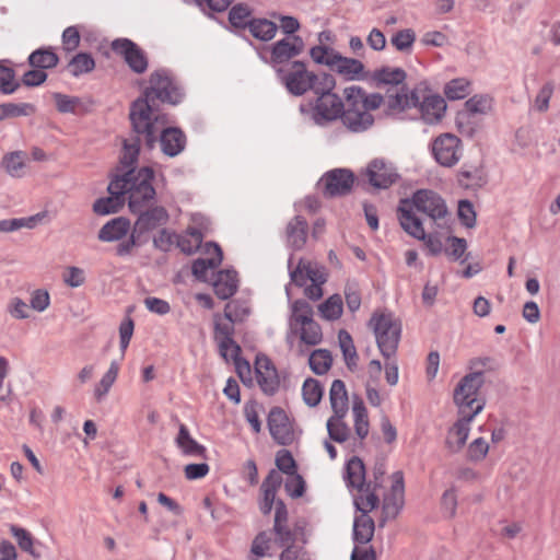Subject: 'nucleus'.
<instances>
[{"mask_svg":"<svg viewBox=\"0 0 560 560\" xmlns=\"http://www.w3.org/2000/svg\"><path fill=\"white\" fill-rule=\"evenodd\" d=\"M149 83L142 96L131 103L129 118L132 131L143 135L147 148L152 149L156 143V133L168 122L166 115L154 109L155 101L177 105L185 93L178 81L165 69L153 71Z\"/></svg>","mask_w":560,"mask_h":560,"instance_id":"obj_1","label":"nucleus"},{"mask_svg":"<svg viewBox=\"0 0 560 560\" xmlns=\"http://www.w3.org/2000/svg\"><path fill=\"white\" fill-rule=\"evenodd\" d=\"M314 100L307 104L300 105V112L310 117L318 127H328L339 120L342 109H345V100L334 92L336 80L332 75L324 78L319 83Z\"/></svg>","mask_w":560,"mask_h":560,"instance_id":"obj_2","label":"nucleus"},{"mask_svg":"<svg viewBox=\"0 0 560 560\" xmlns=\"http://www.w3.org/2000/svg\"><path fill=\"white\" fill-rule=\"evenodd\" d=\"M288 510L282 500L276 503L275 520L271 532H260L253 540L252 552L257 557H264L270 549L272 541L279 547L295 546L301 527L291 526L288 523Z\"/></svg>","mask_w":560,"mask_h":560,"instance_id":"obj_3","label":"nucleus"},{"mask_svg":"<svg viewBox=\"0 0 560 560\" xmlns=\"http://www.w3.org/2000/svg\"><path fill=\"white\" fill-rule=\"evenodd\" d=\"M117 179L126 180L125 195L128 196V206L131 212L141 211L155 198L153 187L154 171L149 166L136 170H128L124 174L116 175Z\"/></svg>","mask_w":560,"mask_h":560,"instance_id":"obj_4","label":"nucleus"},{"mask_svg":"<svg viewBox=\"0 0 560 560\" xmlns=\"http://www.w3.org/2000/svg\"><path fill=\"white\" fill-rule=\"evenodd\" d=\"M277 77L287 91L293 96H303L307 92L315 93L324 78L331 74L310 71L303 61H293L287 67L276 68Z\"/></svg>","mask_w":560,"mask_h":560,"instance_id":"obj_5","label":"nucleus"},{"mask_svg":"<svg viewBox=\"0 0 560 560\" xmlns=\"http://www.w3.org/2000/svg\"><path fill=\"white\" fill-rule=\"evenodd\" d=\"M483 384L477 373H468L460 378L453 392L457 413L476 417L483 410L486 399L480 396Z\"/></svg>","mask_w":560,"mask_h":560,"instance_id":"obj_6","label":"nucleus"},{"mask_svg":"<svg viewBox=\"0 0 560 560\" xmlns=\"http://www.w3.org/2000/svg\"><path fill=\"white\" fill-rule=\"evenodd\" d=\"M135 213L138 214V219L129 237L126 241L120 242L116 247V255L119 257L131 255L137 245V240L142 234L165 224L168 220V213L162 206H155L149 209L144 208Z\"/></svg>","mask_w":560,"mask_h":560,"instance_id":"obj_7","label":"nucleus"},{"mask_svg":"<svg viewBox=\"0 0 560 560\" xmlns=\"http://www.w3.org/2000/svg\"><path fill=\"white\" fill-rule=\"evenodd\" d=\"M370 325L382 355L385 359L395 358L401 335L400 323L392 314H374Z\"/></svg>","mask_w":560,"mask_h":560,"instance_id":"obj_8","label":"nucleus"},{"mask_svg":"<svg viewBox=\"0 0 560 560\" xmlns=\"http://www.w3.org/2000/svg\"><path fill=\"white\" fill-rule=\"evenodd\" d=\"M354 504L361 514L355 516L353 522V540L357 544L365 545L373 538L375 529L374 521L369 516V512L378 506L380 497L374 492L358 495Z\"/></svg>","mask_w":560,"mask_h":560,"instance_id":"obj_9","label":"nucleus"},{"mask_svg":"<svg viewBox=\"0 0 560 560\" xmlns=\"http://www.w3.org/2000/svg\"><path fill=\"white\" fill-rule=\"evenodd\" d=\"M345 109L340 115L341 124L353 133L364 132L374 124V117L368 110H364L362 102L355 100L352 90H343Z\"/></svg>","mask_w":560,"mask_h":560,"instance_id":"obj_10","label":"nucleus"},{"mask_svg":"<svg viewBox=\"0 0 560 560\" xmlns=\"http://www.w3.org/2000/svg\"><path fill=\"white\" fill-rule=\"evenodd\" d=\"M409 200L419 212L427 214L438 226H442L440 221L447 217L448 209L445 200L438 192L419 189Z\"/></svg>","mask_w":560,"mask_h":560,"instance_id":"obj_11","label":"nucleus"},{"mask_svg":"<svg viewBox=\"0 0 560 560\" xmlns=\"http://www.w3.org/2000/svg\"><path fill=\"white\" fill-rule=\"evenodd\" d=\"M432 153L440 165L452 167L463 155L462 141L453 133H443L433 141Z\"/></svg>","mask_w":560,"mask_h":560,"instance_id":"obj_12","label":"nucleus"},{"mask_svg":"<svg viewBox=\"0 0 560 560\" xmlns=\"http://www.w3.org/2000/svg\"><path fill=\"white\" fill-rule=\"evenodd\" d=\"M110 48L116 55L122 57L132 72L142 74L148 70L147 54L131 39L116 38L112 42Z\"/></svg>","mask_w":560,"mask_h":560,"instance_id":"obj_13","label":"nucleus"},{"mask_svg":"<svg viewBox=\"0 0 560 560\" xmlns=\"http://www.w3.org/2000/svg\"><path fill=\"white\" fill-rule=\"evenodd\" d=\"M369 184L376 189H387L400 178L397 167L385 159L372 160L365 170Z\"/></svg>","mask_w":560,"mask_h":560,"instance_id":"obj_14","label":"nucleus"},{"mask_svg":"<svg viewBox=\"0 0 560 560\" xmlns=\"http://www.w3.org/2000/svg\"><path fill=\"white\" fill-rule=\"evenodd\" d=\"M354 175L347 168H335L323 175L319 184L323 185V194L327 198L345 196L351 191Z\"/></svg>","mask_w":560,"mask_h":560,"instance_id":"obj_15","label":"nucleus"},{"mask_svg":"<svg viewBox=\"0 0 560 560\" xmlns=\"http://www.w3.org/2000/svg\"><path fill=\"white\" fill-rule=\"evenodd\" d=\"M304 50V42L302 37L298 35L288 36L276 42L270 47V63L273 68L281 67L282 63H287L291 59L301 55Z\"/></svg>","mask_w":560,"mask_h":560,"instance_id":"obj_16","label":"nucleus"},{"mask_svg":"<svg viewBox=\"0 0 560 560\" xmlns=\"http://www.w3.org/2000/svg\"><path fill=\"white\" fill-rule=\"evenodd\" d=\"M268 429L272 439L280 445H289L294 440V433L285 411L273 407L268 415Z\"/></svg>","mask_w":560,"mask_h":560,"instance_id":"obj_17","label":"nucleus"},{"mask_svg":"<svg viewBox=\"0 0 560 560\" xmlns=\"http://www.w3.org/2000/svg\"><path fill=\"white\" fill-rule=\"evenodd\" d=\"M125 183L126 180L117 179L115 176L107 187L109 196L97 199L93 205V211L101 215L117 212L126 201Z\"/></svg>","mask_w":560,"mask_h":560,"instance_id":"obj_18","label":"nucleus"},{"mask_svg":"<svg viewBox=\"0 0 560 560\" xmlns=\"http://www.w3.org/2000/svg\"><path fill=\"white\" fill-rule=\"evenodd\" d=\"M234 324L233 319H225L219 314L214 315V340L219 346V350L222 357L226 358L228 352H240V346L234 341Z\"/></svg>","mask_w":560,"mask_h":560,"instance_id":"obj_19","label":"nucleus"},{"mask_svg":"<svg viewBox=\"0 0 560 560\" xmlns=\"http://www.w3.org/2000/svg\"><path fill=\"white\" fill-rule=\"evenodd\" d=\"M457 420L448 429L445 439V447L451 453H458L464 447L470 432V423L476 418L464 413H457Z\"/></svg>","mask_w":560,"mask_h":560,"instance_id":"obj_20","label":"nucleus"},{"mask_svg":"<svg viewBox=\"0 0 560 560\" xmlns=\"http://www.w3.org/2000/svg\"><path fill=\"white\" fill-rule=\"evenodd\" d=\"M415 207L409 199H401L397 208L399 224L402 230L415 238L424 237L421 220L415 213Z\"/></svg>","mask_w":560,"mask_h":560,"instance_id":"obj_21","label":"nucleus"},{"mask_svg":"<svg viewBox=\"0 0 560 560\" xmlns=\"http://www.w3.org/2000/svg\"><path fill=\"white\" fill-rule=\"evenodd\" d=\"M345 480L348 487L359 491V495H366L372 492V481H365V466L358 456H353L347 462Z\"/></svg>","mask_w":560,"mask_h":560,"instance_id":"obj_22","label":"nucleus"},{"mask_svg":"<svg viewBox=\"0 0 560 560\" xmlns=\"http://www.w3.org/2000/svg\"><path fill=\"white\" fill-rule=\"evenodd\" d=\"M158 136H160L161 149L165 155L174 158L184 151L186 136L179 128L164 125L156 133Z\"/></svg>","mask_w":560,"mask_h":560,"instance_id":"obj_23","label":"nucleus"},{"mask_svg":"<svg viewBox=\"0 0 560 560\" xmlns=\"http://www.w3.org/2000/svg\"><path fill=\"white\" fill-rule=\"evenodd\" d=\"M206 253L208 258H198L192 262L191 271L198 280H206L208 270L215 269L223 259L221 247L212 242L206 244Z\"/></svg>","mask_w":560,"mask_h":560,"instance_id":"obj_24","label":"nucleus"},{"mask_svg":"<svg viewBox=\"0 0 560 560\" xmlns=\"http://www.w3.org/2000/svg\"><path fill=\"white\" fill-rule=\"evenodd\" d=\"M281 483L282 477L276 470H271L262 481L260 487L261 499L259 500V510L264 515L269 514L272 506H276V503L279 501H276V494Z\"/></svg>","mask_w":560,"mask_h":560,"instance_id":"obj_25","label":"nucleus"},{"mask_svg":"<svg viewBox=\"0 0 560 560\" xmlns=\"http://www.w3.org/2000/svg\"><path fill=\"white\" fill-rule=\"evenodd\" d=\"M130 232V221L124 217H118L106 222L98 231L97 238L101 242L112 243L126 241L125 237Z\"/></svg>","mask_w":560,"mask_h":560,"instance_id":"obj_26","label":"nucleus"},{"mask_svg":"<svg viewBox=\"0 0 560 560\" xmlns=\"http://www.w3.org/2000/svg\"><path fill=\"white\" fill-rule=\"evenodd\" d=\"M307 231V221L301 215H295L285 228L287 245L294 250L302 249L306 243Z\"/></svg>","mask_w":560,"mask_h":560,"instance_id":"obj_27","label":"nucleus"},{"mask_svg":"<svg viewBox=\"0 0 560 560\" xmlns=\"http://www.w3.org/2000/svg\"><path fill=\"white\" fill-rule=\"evenodd\" d=\"M421 118L424 122L434 125L439 122L445 114L446 103L440 95H430L422 102L419 101Z\"/></svg>","mask_w":560,"mask_h":560,"instance_id":"obj_28","label":"nucleus"},{"mask_svg":"<svg viewBox=\"0 0 560 560\" xmlns=\"http://www.w3.org/2000/svg\"><path fill=\"white\" fill-rule=\"evenodd\" d=\"M334 58L330 69L346 80H359L363 77L364 66L360 60L343 57L339 52Z\"/></svg>","mask_w":560,"mask_h":560,"instance_id":"obj_29","label":"nucleus"},{"mask_svg":"<svg viewBox=\"0 0 560 560\" xmlns=\"http://www.w3.org/2000/svg\"><path fill=\"white\" fill-rule=\"evenodd\" d=\"M136 137L130 140L124 141L122 153L119 160L120 172L124 174L128 170H135V164L138 161V155L140 152V143L141 141L145 142L143 135H138L136 131ZM147 145V143H144Z\"/></svg>","mask_w":560,"mask_h":560,"instance_id":"obj_30","label":"nucleus"},{"mask_svg":"<svg viewBox=\"0 0 560 560\" xmlns=\"http://www.w3.org/2000/svg\"><path fill=\"white\" fill-rule=\"evenodd\" d=\"M175 443L186 456L206 457V447L191 438L188 428L184 423L179 424Z\"/></svg>","mask_w":560,"mask_h":560,"instance_id":"obj_31","label":"nucleus"},{"mask_svg":"<svg viewBox=\"0 0 560 560\" xmlns=\"http://www.w3.org/2000/svg\"><path fill=\"white\" fill-rule=\"evenodd\" d=\"M329 401L332 415L347 416L349 410V398L346 385L341 380H335L329 389Z\"/></svg>","mask_w":560,"mask_h":560,"instance_id":"obj_32","label":"nucleus"},{"mask_svg":"<svg viewBox=\"0 0 560 560\" xmlns=\"http://www.w3.org/2000/svg\"><path fill=\"white\" fill-rule=\"evenodd\" d=\"M214 292L221 300H228L237 291V277L235 271L221 270L213 283Z\"/></svg>","mask_w":560,"mask_h":560,"instance_id":"obj_33","label":"nucleus"},{"mask_svg":"<svg viewBox=\"0 0 560 560\" xmlns=\"http://www.w3.org/2000/svg\"><path fill=\"white\" fill-rule=\"evenodd\" d=\"M313 307L305 300H296L291 305V316L289 320L290 329L298 332V327L313 320Z\"/></svg>","mask_w":560,"mask_h":560,"instance_id":"obj_34","label":"nucleus"},{"mask_svg":"<svg viewBox=\"0 0 560 560\" xmlns=\"http://www.w3.org/2000/svg\"><path fill=\"white\" fill-rule=\"evenodd\" d=\"M248 31L255 38L269 42L278 31V25L268 19H252L248 22Z\"/></svg>","mask_w":560,"mask_h":560,"instance_id":"obj_35","label":"nucleus"},{"mask_svg":"<svg viewBox=\"0 0 560 560\" xmlns=\"http://www.w3.org/2000/svg\"><path fill=\"white\" fill-rule=\"evenodd\" d=\"M352 413L354 420V431L360 440H363L369 434L370 423L368 410L363 400L360 397L353 398Z\"/></svg>","mask_w":560,"mask_h":560,"instance_id":"obj_36","label":"nucleus"},{"mask_svg":"<svg viewBox=\"0 0 560 560\" xmlns=\"http://www.w3.org/2000/svg\"><path fill=\"white\" fill-rule=\"evenodd\" d=\"M95 69V60L89 52H78L68 62L67 70L69 73L79 78L88 74Z\"/></svg>","mask_w":560,"mask_h":560,"instance_id":"obj_37","label":"nucleus"},{"mask_svg":"<svg viewBox=\"0 0 560 560\" xmlns=\"http://www.w3.org/2000/svg\"><path fill=\"white\" fill-rule=\"evenodd\" d=\"M345 418L346 416L332 415L326 423L329 439L337 443L346 442L351 435V429Z\"/></svg>","mask_w":560,"mask_h":560,"instance_id":"obj_38","label":"nucleus"},{"mask_svg":"<svg viewBox=\"0 0 560 560\" xmlns=\"http://www.w3.org/2000/svg\"><path fill=\"white\" fill-rule=\"evenodd\" d=\"M419 104V96L416 91H411L407 93L405 89H401V92L396 93L395 95H388L387 97V108L390 112H402L407 108L417 107Z\"/></svg>","mask_w":560,"mask_h":560,"instance_id":"obj_39","label":"nucleus"},{"mask_svg":"<svg viewBox=\"0 0 560 560\" xmlns=\"http://www.w3.org/2000/svg\"><path fill=\"white\" fill-rule=\"evenodd\" d=\"M59 62V57L50 48H39L28 56V63L42 70L52 69Z\"/></svg>","mask_w":560,"mask_h":560,"instance_id":"obj_40","label":"nucleus"},{"mask_svg":"<svg viewBox=\"0 0 560 560\" xmlns=\"http://www.w3.org/2000/svg\"><path fill=\"white\" fill-rule=\"evenodd\" d=\"M407 73L401 68L383 67L373 73V80L377 84L399 85L406 80Z\"/></svg>","mask_w":560,"mask_h":560,"instance_id":"obj_41","label":"nucleus"},{"mask_svg":"<svg viewBox=\"0 0 560 560\" xmlns=\"http://www.w3.org/2000/svg\"><path fill=\"white\" fill-rule=\"evenodd\" d=\"M338 341L346 365L349 370L353 371L357 368L358 353L351 335L347 330L341 329L338 332Z\"/></svg>","mask_w":560,"mask_h":560,"instance_id":"obj_42","label":"nucleus"},{"mask_svg":"<svg viewBox=\"0 0 560 560\" xmlns=\"http://www.w3.org/2000/svg\"><path fill=\"white\" fill-rule=\"evenodd\" d=\"M36 107L31 103H2L0 104V121L8 118L31 116Z\"/></svg>","mask_w":560,"mask_h":560,"instance_id":"obj_43","label":"nucleus"},{"mask_svg":"<svg viewBox=\"0 0 560 560\" xmlns=\"http://www.w3.org/2000/svg\"><path fill=\"white\" fill-rule=\"evenodd\" d=\"M470 81L466 78H456L444 86V94L450 101L463 100L471 92Z\"/></svg>","mask_w":560,"mask_h":560,"instance_id":"obj_44","label":"nucleus"},{"mask_svg":"<svg viewBox=\"0 0 560 560\" xmlns=\"http://www.w3.org/2000/svg\"><path fill=\"white\" fill-rule=\"evenodd\" d=\"M26 153L13 151L2 158V165L5 172L12 177H22L25 167Z\"/></svg>","mask_w":560,"mask_h":560,"instance_id":"obj_45","label":"nucleus"},{"mask_svg":"<svg viewBox=\"0 0 560 560\" xmlns=\"http://www.w3.org/2000/svg\"><path fill=\"white\" fill-rule=\"evenodd\" d=\"M324 388L319 381L315 378H306L302 386V396L304 402L310 407L317 406L323 397Z\"/></svg>","mask_w":560,"mask_h":560,"instance_id":"obj_46","label":"nucleus"},{"mask_svg":"<svg viewBox=\"0 0 560 560\" xmlns=\"http://www.w3.org/2000/svg\"><path fill=\"white\" fill-rule=\"evenodd\" d=\"M311 370L317 374H325L332 364L331 353L326 349L314 350L308 359Z\"/></svg>","mask_w":560,"mask_h":560,"instance_id":"obj_47","label":"nucleus"},{"mask_svg":"<svg viewBox=\"0 0 560 560\" xmlns=\"http://www.w3.org/2000/svg\"><path fill=\"white\" fill-rule=\"evenodd\" d=\"M301 342L307 346H316L323 340V332L320 326L313 319L307 324H302L298 327Z\"/></svg>","mask_w":560,"mask_h":560,"instance_id":"obj_48","label":"nucleus"},{"mask_svg":"<svg viewBox=\"0 0 560 560\" xmlns=\"http://www.w3.org/2000/svg\"><path fill=\"white\" fill-rule=\"evenodd\" d=\"M493 100L487 94H476L465 102V108L469 114L487 115L492 110Z\"/></svg>","mask_w":560,"mask_h":560,"instance_id":"obj_49","label":"nucleus"},{"mask_svg":"<svg viewBox=\"0 0 560 560\" xmlns=\"http://www.w3.org/2000/svg\"><path fill=\"white\" fill-rule=\"evenodd\" d=\"M346 89L353 91V96L355 100L362 102L361 105H363L364 110H368V113L377 109L384 102V97L381 94H366L360 86L351 85Z\"/></svg>","mask_w":560,"mask_h":560,"instance_id":"obj_50","label":"nucleus"},{"mask_svg":"<svg viewBox=\"0 0 560 560\" xmlns=\"http://www.w3.org/2000/svg\"><path fill=\"white\" fill-rule=\"evenodd\" d=\"M318 311L323 318L327 320H336L342 314V299L339 294L329 296L318 306Z\"/></svg>","mask_w":560,"mask_h":560,"instance_id":"obj_51","label":"nucleus"},{"mask_svg":"<svg viewBox=\"0 0 560 560\" xmlns=\"http://www.w3.org/2000/svg\"><path fill=\"white\" fill-rule=\"evenodd\" d=\"M416 42V33L412 28H404L390 37V44L400 52H411Z\"/></svg>","mask_w":560,"mask_h":560,"instance_id":"obj_52","label":"nucleus"},{"mask_svg":"<svg viewBox=\"0 0 560 560\" xmlns=\"http://www.w3.org/2000/svg\"><path fill=\"white\" fill-rule=\"evenodd\" d=\"M458 183L465 188L480 187L486 183L482 170L463 167L458 173Z\"/></svg>","mask_w":560,"mask_h":560,"instance_id":"obj_53","label":"nucleus"},{"mask_svg":"<svg viewBox=\"0 0 560 560\" xmlns=\"http://www.w3.org/2000/svg\"><path fill=\"white\" fill-rule=\"evenodd\" d=\"M21 86L15 80V71L0 61V92L4 95L13 94Z\"/></svg>","mask_w":560,"mask_h":560,"instance_id":"obj_54","label":"nucleus"},{"mask_svg":"<svg viewBox=\"0 0 560 560\" xmlns=\"http://www.w3.org/2000/svg\"><path fill=\"white\" fill-rule=\"evenodd\" d=\"M257 383L261 390L267 395H273L280 385V380L277 370L265 371V374H256Z\"/></svg>","mask_w":560,"mask_h":560,"instance_id":"obj_55","label":"nucleus"},{"mask_svg":"<svg viewBox=\"0 0 560 560\" xmlns=\"http://www.w3.org/2000/svg\"><path fill=\"white\" fill-rule=\"evenodd\" d=\"M11 534L14 536V538L18 541L19 547L23 550L28 552L32 557L37 558L38 553L34 550V539L32 535L24 528L12 525L11 526Z\"/></svg>","mask_w":560,"mask_h":560,"instance_id":"obj_56","label":"nucleus"},{"mask_svg":"<svg viewBox=\"0 0 560 560\" xmlns=\"http://www.w3.org/2000/svg\"><path fill=\"white\" fill-rule=\"evenodd\" d=\"M249 315V307L246 303L233 300L224 307L225 319H233L235 323L243 322Z\"/></svg>","mask_w":560,"mask_h":560,"instance_id":"obj_57","label":"nucleus"},{"mask_svg":"<svg viewBox=\"0 0 560 560\" xmlns=\"http://www.w3.org/2000/svg\"><path fill=\"white\" fill-rule=\"evenodd\" d=\"M250 10L246 4H236L229 12L230 23L237 28H248Z\"/></svg>","mask_w":560,"mask_h":560,"instance_id":"obj_58","label":"nucleus"},{"mask_svg":"<svg viewBox=\"0 0 560 560\" xmlns=\"http://www.w3.org/2000/svg\"><path fill=\"white\" fill-rule=\"evenodd\" d=\"M488 452V442L483 438H477L467 447V458L471 462H480L487 456Z\"/></svg>","mask_w":560,"mask_h":560,"instance_id":"obj_59","label":"nucleus"},{"mask_svg":"<svg viewBox=\"0 0 560 560\" xmlns=\"http://www.w3.org/2000/svg\"><path fill=\"white\" fill-rule=\"evenodd\" d=\"M310 55L316 63L330 68L335 60L334 56H337L338 52L327 46H315L311 48Z\"/></svg>","mask_w":560,"mask_h":560,"instance_id":"obj_60","label":"nucleus"},{"mask_svg":"<svg viewBox=\"0 0 560 560\" xmlns=\"http://www.w3.org/2000/svg\"><path fill=\"white\" fill-rule=\"evenodd\" d=\"M276 465L283 474L293 476L296 474V464L288 450H280L276 456Z\"/></svg>","mask_w":560,"mask_h":560,"instance_id":"obj_61","label":"nucleus"},{"mask_svg":"<svg viewBox=\"0 0 560 560\" xmlns=\"http://www.w3.org/2000/svg\"><path fill=\"white\" fill-rule=\"evenodd\" d=\"M54 100H55L56 107H57L58 112L62 113V114H68V113L73 114L75 112L78 105L80 104L79 97L69 96V95H66L62 93H55Z\"/></svg>","mask_w":560,"mask_h":560,"instance_id":"obj_62","label":"nucleus"},{"mask_svg":"<svg viewBox=\"0 0 560 560\" xmlns=\"http://www.w3.org/2000/svg\"><path fill=\"white\" fill-rule=\"evenodd\" d=\"M555 84L553 82L549 81L546 82L541 89L539 90L538 94L536 95L534 106L535 108L540 112H547L549 108V101L553 94Z\"/></svg>","mask_w":560,"mask_h":560,"instance_id":"obj_63","label":"nucleus"},{"mask_svg":"<svg viewBox=\"0 0 560 560\" xmlns=\"http://www.w3.org/2000/svg\"><path fill=\"white\" fill-rule=\"evenodd\" d=\"M62 40V49L67 52L74 51L81 40L80 32L77 26H68L63 32L61 36Z\"/></svg>","mask_w":560,"mask_h":560,"instance_id":"obj_64","label":"nucleus"}]
</instances>
